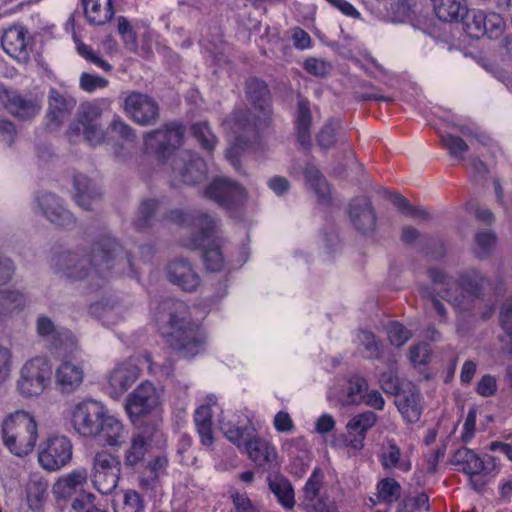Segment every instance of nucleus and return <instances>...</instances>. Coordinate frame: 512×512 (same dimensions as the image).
Masks as SVG:
<instances>
[{
    "instance_id": "a18cd8bd",
    "label": "nucleus",
    "mask_w": 512,
    "mask_h": 512,
    "mask_svg": "<svg viewBox=\"0 0 512 512\" xmlns=\"http://www.w3.org/2000/svg\"><path fill=\"white\" fill-rule=\"evenodd\" d=\"M496 244V235L491 230H481L475 234L473 252L479 259L488 257Z\"/></svg>"
},
{
    "instance_id": "052dcab7",
    "label": "nucleus",
    "mask_w": 512,
    "mask_h": 512,
    "mask_svg": "<svg viewBox=\"0 0 512 512\" xmlns=\"http://www.w3.org/2000/svg\"><path fill=\"white\" fill-rule=\"evenodd\" d=\"M86 142L92 146L99 145L106 138V131L101 123L80 126Z\"/></svg>"
},
{
    "instance_id": "e433bc0d",
    "label": "nucleus",
    "mask_w": 512,
    "mask_h": 512,
    "mask_svg": "<svg viewBox=\"0 0 512 512\" xmlns=\"http://www.w3.org/2000/svg\"><path fill=\"white\" fill-rule=\"evenodd\" d=\"M452 463L460 466V470L467 475L475 476L482 472L481 458L471 449L461 447L452 456Z\"/></svg>"
},
{
    "instance_id": "f03ea898",
    "label": "nucleus",
    "mask_w": 512,
    "mask_h": 512,
    "mask_svg": "<svg viewBox=\"0 0 512 512\" xmlns=\"http://www.w3.org/2000/svg\"><path fill=\"white\" fill-rule=\"evenodd\" d=\"M428 276L431 285L421 287L420 294L442 321L446 320L447 310L439 298L446 300L460 311H468L480 298L486 282L482 273L474 268L459 273L457 279L440 268L429 269Z\"/></svg>"
},
{
    "instance_id": "aec40b11",
    "label": "nucleus",
    "mask_w": 512,
    "mask_h": 512,
    "mask_svg": "<svg viewBox=\"0 0 512 512\" xmlns=\"http://www.w3.org/2000/svg\"><path fill=\"white\" fill-rule=\"evenodd\" d=\"M76 106V100L65 96L55 88L50 89L48 96L47 119L48 127L57 129L66 122Z\"/></svg>"
},
{
    "instance_id": "4468645a",
    "label": "nucleus",
    "mask_w": 512,
    "mask_h": 512,
    "mask_svg": "<svg viewBox=\"0 0 512 512\" xmlns=\"http://www.w3.org/2000/svg\"><path fill=\"white\" fill-rule=\"evenodd\" d=\"M1 46L5 53L21 64L30 61L33 39L28 30L21 25H14L4 30Z\"/></svg>"
},
{
    "instance_id": "4d7b16f0",
    "label": "nucleus",
    "mask_w": 512,
    "mask_h": 512,
    "mask_svg": "<svg viewBox=\"0 0 512 512\" xmlns=\"http://www.w3.org/2000/svg\"><path fill=\"white\" fill-rule=\"evenodd\" d=\"M505 21L502 16L495 12L486 13L485 35L490 39L498 38L504 31Z\"/></svg>"
},
{
    "instance_id": "58836bf2",
    "label": "nucleus",
    "mask_w": 512,
    "mask_h": 512,
    "mask_svg": "<svg viewBox=\"0 0 512 512\" xmlns=\"http://www.w3.org/2000/svg\"><path fill=\"white\" fill-rule=\"evenodd\" d=\"M48 482L43 477L33 475L27 485V502L32 510H40L47 498Z\"/></svg>"
},
{
    "instance_id": "c756f323",
    "label": "nucleus",
    "mask_w": 512,
    "mask_h": 512,
    "mask_svg": "<svg viewBox=\"0 0 512 512\" xmlns=\"http://www.w3.org/2000/svg\"><path fill=\"white\" fill-rule=\"evenodd\" d=\"M27 304V296L17 289L0 291V321H4L20 314Z\"/></svg>"
},
{
    "instance_id": "cd10ccee",
    "label": "nucleus",
    "mask_w": 512,
    "mask_h": 512,
    "mask_svg": "<svg viewBox=\"0 0 512 512\" xmlns=\"http://www.w3.org/2000/svg\"><path fill=\"white\" fill-rule=\"evenodd\" d=\"M88 473L85 468H78L60 477L53 485L56 498L67 499L81 491L87 483Z\"/></svg>"
},
{
    "instance_id": "5fc2aeb1",
    "label": "nucleus",
    "mask_w": 512,
    "mask_h": 512,
    "mask_svg": "<svg viewBox=\"0 0 512 512\" xmlns=\"http://www.w3.org/2000/svg\"><path fill=\"white\" fill-rule=\"evenodd\" d=\"M441 142L451 156L460 160L464 159V153L467 152L468 145L463 139L458 136L446 134L441 136Z\"/></svg>"
},
{
    "instance_id": "774afa93",
    "label": "nucleus",
    "mask_w": 512,
    "mask_h": 512,
    "mask_svg": "<svg viewBox=\"0 0 512 512\" xmlns=\"http://www.w3.org/2000/svg\"><path fill=\"white\" fill-rule=\"evenodd\" d=\"M231 499L236 512H259L258 507L252 502L246 493L233 492Z\"/></svg>"
},
{
    "instance_id": "c9c22d12",
    "label": "nucleus",
    "mask_w": 512,
    "mask_h": 512,
    "mask_svg": "<svg viewBox=\"0 0 512 512\" xmlns=\"http://www.w3.org/2000/svg\"><path fill=\"white\" fill-rule=\"evenodd\" d=\"M297 119L296 129L298 140L302 146L310 143V126L312 122V116L310 112V103L307 99L301 95L297 97Z\"/></svg>"
},
{
    "instance_id": "bb28decb",
    "label": "nucleus",
    "mask_w": 512,
    "mask_h": 512,
    "mask_svg": "<svg viewBox=\"0 0 512 512\" xmlns=\"http://www.w3.org/2000/svg\"><path fill=\"white\" fill-rule=\"evenodd\" d=\"M101 419L98 431L93 435V438L99 439L107 446H121L128 437L127 429L120 420L110 415L108 410L105 411V416Z\"/></svg>"
},
{
    "instance_id": "f3484780",
    "label": "nucleus",
    "mask_w": 512,
    "mask_h": 512,
    "mask_svg": "<svg viewBox=\"0 0 512 512\" xmlns=\"http://www.w3.org/2000/svg\"><path fill=\"white\" fill-rule=\"evenodd\" d=\"M205 195L225 209H231L246 199V191L238 183L217 178L206 189Z\"/></svg>"
},
{
    "instance_id": "e2e57ef3",
    "label": "nucleus",
    "mask_w": 512,
    "mask_h": 512,
    "mask_svg": "<svg viewBox=\"0 0 512 512\" xmlns=\"http://www.w3.org/2000/svg\"><path fill=\"white\" fill-rule=\"evenodd\" d=\"M77 52L79 53V55H81L83 58L93 63L97 67L105 71H111L112 66L108 62H106L100 55L95 53L88 45L82 42H77Z\"/></svg>"
},
{
    "instance_id": "13d9d810",
    "label": "nucleus",
    "mask_w": 512,
    "mask_h": 512,
    "mask_svg": "<svg viewBox=\"0 0 512 512\" xmlns=\"http://www.w3.org/2000/svg\"><path fill=\"white\" fill-rule=\"evenodd\" d=\"M387 334L392 345L400 347L412 336L411 332L398 322H392L387 326Z\"/></svg>"
},
{
    "instance_id": "39448f33",
    "label": "nucleus",
    "mask_w": 512,
    "mask_h": 512,
    "mask_svg": "<svg viewBox=\"0 0 512 512\" xmlns=\"http://www.w3.org/2000/svg\"><path fill=\"white\" fill-rule=\"evenodd\" d=\"M164 309L169 313L170 331L167 342L184 358H191L204 350L205 341L188 317L187 305L178 300H166Z\"/></svg>"
},
{
    "instance_id": "7ed1b4c3",
    "label": "nucleus",
    "mask_w": 512,
    "mask_h": 512,
    "mask_svg": "<svg viewBox=\"0 0 512 512\" xmlns=\"http://www.w3.org/2000/svg\"><path fill=\"white\" fill-rule=\"evenodd\" d=\"M184 130L181 126L166 125L144 136V147L161 161L168 160L174 182L195 185L207 177L206 163L196 153L177 150L181 145Z\"/></svg>"
},
{
    "instance_id": "864d4df0",
    "label": "nucleus",
    "mask_w": 512,
    "mask_h": 512,
    "mask_svg": "<svg viewBox=\"0 0 512 512\" xmlns=\"http://www.w3.org/2000/svg\"><path fill=\"white\" fill-rule=\"evenodd\" d=\"M357 337L360 345L364 348L363 354L365 358L378 359L380 357V345L376 341L374 334L369 331H360Z\"/></svg>"
},
{
    "instance_id": "423d86ee",
    "label": "nucleus",
    "mask_w": 512,
    "mask_h": 512,
    "mask_svg": "<svg viewBox=\"0 0 512 512\" xmlns=\"http://www.w3.org/2000/svg\"><path fill=\"white\" fill-rule=\"evenodd\" d=\"M3 443L17 457L30 454L38 439V425L34 417L25 411H16L2 423Z\"/></svg>"
},
{
    "instance_id": "2f4dec72",
    "label": "nucleus",
    "mask_w": 512,
    "mask_h": 512,
    "mask_svg": "<svg viewBox=\"0 0 512 512\" xmlns=\"http://www.w3.org/2000/svg\"><path fill=\"white\" fill-rule=\"evenodd\" d=\"M436 16L444 22H457L468 13L466 0H432Z\"/></svg>"
},
{
    "instance_id": "b1692460",
    "label": "nucleus",
    "mask_w": 512,
    "mask_h": 512,
    "mask_svg": "<svg viewBox=\"0 0 512 512\" xmlns=\"http://www.w3.org/2000/svg\"><path fill=\"white\" fill-rule=\"evenodd\" d=\"M167 277L171 283L187 292L195 291L201 282L191 264L184 259H176L169 263Z\"/></svg>"
},
{
    "instance_id": "680f3d73",
    "label": "nucleus",
    "mask_w": 512,
    "mask_h": 512,
    "mask_svg": "<svg viewBox=\"0 0 512 512\" xmlns=\"http://www.w3.org/2000/svg\"><path fill=\"white\" fill-rule=\"evenodd\" d=\"M337 126V122L330 120L322 127L317 135V142L320 147L327 149L335 144Z\"/></svg>"
},
{
    "instance_id": "c03bdc74",
    "label": "nucleus",
    "mask_w": 512,
    "mask_h": 512,
    "mask_svg": "<svg viewBox=\"0 0 512 512\" xmlns=\"http://www.w3.org/2000/svg\"><path fill=\"white\" fill-rule=\"evenodd\" d=\"M115 512H144L141 496L134 490L124 491L114 500Z\"/></svg>"
},
{
    "instance_id": "393cba45",
    "label": "nucleus",
    "mask_w": 512,
    "mask_h": 512,
    "mask_svg": "<svg viewBox=\"0 0 512 512\" xmlns=\"http://www.w3.org/2000/svg\"><path fill=\"white\" fill-rule=\"evenodd\" d=\"M43 215L53 224L68 226L74 222L72 213L66 209L61 199L52 193H43L37 199Z\"/></svg>"
},
{
    "instance_id": "a211bd4d",
    "label": "nucleus",
    "mask_w": 512,
    "mask_h": 512,
    "mask_svg": "<svg viewBox=\"0 0 512 512\" xmlns=\"http://www.w3.org/2000/svg\"><path fill=\"white\" fill-rule=\"evenodd\" d=\"M348 215L353 227L362 234L374 232L377 217L369 198L360 196L354 198L348 206Z\"/></svg>"
},
{
    "instance_id": "a19ab883",
    "label": "nucleus",
    "mask_w": 512,
    "mask_h": 512,
    "mask_svg": "<svg viewBox=\"0 0 512 512\" xmlns=\"http://www.w3.org/2000/svg\"><path fill=\"white\" fill-rule=\"evenodd\" d=\"M402 488L393 478L382 479L377 485L376 499L369 498L368 505L374 506L379 503L391 504L401 496Z\"/></svg>"
},
{
    "instance_id": "de8ad7c7",
    "label": "nucleus",
    "mask_w": 512,
    "mask_h": 512,
    "mask_svg": "<svg viewBox=\"0 0 512 512\" xmlns=\"http://www.w3.org/2000/svg\"><path fill=\"white\" fill-rule=\"evenodd\" d=\"M102 108L97 102L82 103L77 112L78 125H89L100 123Z\"/></svg>"
},
{
    "instance_id": "dca6fc26",
    "label": "nucleus",
    "mask_w": 512,
    "mask_h": 512,
    "mask_svg": "<svg viewBox=\"0 0 512 512\" xmlns=\"http://www.w3.org/2000/svg\"><path fill=\"white\" fill-rule=\"evenodd\" d=\"M84 379L83 364L73 359L62 360L54 371L55 388L63 395H70L78 391Z\"/></svg>"
},
{
    "instance_id": "338daca9",
    "label": "nucleus",
    "mask_w": 512,
    "mask_h": 512,
    "mask_svg": "<svg viewBox=\"0 0 512 512\" xmlns=\"http://www.w3.org/2000/svg\"><path fill=\"white\" fill-rule=\"evenodd\" d=\"M414 509H429V498L421 493L415 497L404 499L397 512H413Z\"/></svg>"
},
{
    "instance_id": "f257e3e1",
    "label": "nucleus",
    "mask_w": 512,
    "mask_h": 512,
    "mask_svg": "<svg viewBox=\"0 0 512 512\" xmlns=\"http://www.w3.org/2000/svg\"><path fill=\"white\" fill-rule=\"evenodd\" d=\"M56 273L73 281H85L89 289H98L115 276L130 275L128 254L113 238L93 244L85 254L63 252L55 259Z\"/></svg>"
},
{
    "instance_id": "0eeeda50",
    "label": "nucleus",
    "mask_w": 512,
    "mask_h": 512,
    "mask_svg": "<svg viewBox=\"0 0 512 512\" xmlns=\"http://www.w3.org/2000/svg\"><path fill=\"white\" fill-rule=\"evenodd\" d=\"M51 379L49 360L35 356L24 362L16 381V389L23 397L38 396L48 387Z\"/></svg>"
},
{
    "instance_id": "6e6552de",
    "label": "nucleus",
    "mask_w": 512,
    "mask_h": 512,
    "mask_svg": "<svg viewBox=\"0 0 512 512\" xmlns=\"http://www.w3.org/2000/svg\"><path fill=\"white\" fill-rule=\"evenodd\" d=\"M121 461L118 456L107 450L94 454L92 459L91 479L95 488L102 494L113 492L120 480Z\"/></svg>"
},
{
    "instance_id": "09e8293b",
    "label": "nucleus",
    "mask_w": 512,
    "mask_h": 512,
    "mask_svg": "<svg viewBox=\"0 0 512 512\" xmlns=\"http://www.w3.org/2000/svg\"><path fill=\"white\" fill-rule=\"evenodd\" d=\"M191 131L203 149L207 151H212L214 149L217 139L206 122L193 124Z\"/></svg>"
},
{
    "instance_id": "ddd939ff",
    "label": "nucleus",
    "mask_w": 512,
    "mask_h": 512,
    "mask_svg": "<svg viewBox=\"0 0 512 512\" xmlns=\"http://www.w3.org/2000/svg\"><path fill=\"white\" fill-rule=\"evenodd\" d=\"M106 407L95 400H84L75 405L71 414L74 430L81 436L93 437L105 416Z\"/></svg>"
},
{
    "instance_id": "603ef678",
    "label": "nucleus",
    "mask_w": 512,
    "mask_h": 512,
    "mask_svg": "<svg viewBox=\"0 0 512 512\" xmlns=\"http://www.w3.org/2000/svg\"><path fill=\"white\" fill-rule=\"evenodd\" d=\"M347 388V395L345 399L346 404H359L362 402L364 392L368 389L367 381L359 376L352 377L349 380Z\"/></svg>"
},
{
    "instance_id": "2eb2a0df",
    "label": "nucleus",
    "mask_w": 512,
    "mask_h": 512,
    "mask_svg": "<svg viewBox=\"0 0 512 512\" xmlns=\"http://www.w3.org/2000/svg\"><path fill=\"white\" fill-rule=\"evenodd\" d=\"M160 404V393L156 387L145 381L141 383L126 399L125 409L134 421L150 414Z\"/></svg>"
},
{
    "instance_id": "a878e982",
    "label": "nucleus",
    "mask_w": 512,
    "mask_h": 512,
    "mask_svg": "<svg viewBox=\"0 0 512 512\" xmlns=\"http://www.w3.org/2000/svg\"><path fill=\"white\" fill-rule=\"evenodd\" d=\"M75 203L84 210H92L102 199V193L95 182L84 174H77L73 178Z\"/></svg>"
},
{
    "instance_id": "ea45409f",
    "label": "nucleus",
    "mask_w": 512,
    "mask_h": 512,
    "mask_svg": "<svg viewBox=\"0 0 512 512\" xmlns=\"http://www.w3.org/2000/svg\"><path fill=\"white\" fill-rule=\"evenodd\" d=\"M212 410L209 404L201 405L194 415L195 425L200 436L201 442L205 446L213 443L212 434Z\"/></svg>"
},
{
    "instance_id": "f704fd0d",
    "label": "nucleus",
    "mask_w": 512,
    "mask_h": 512,
    "mask_svg": "<svg viewBox=\"0 0 512 512\" xmlns=\"http://www.w3.org/2000/svg\"><path fill=\"white\" fill-rule=\"evenodd\" d=\"M380 462L384 469H398L402 472L411 469V462L402 457L401 449L393 440H388L383 445Z\"/></svg>"
},
{
    "instance_id": "5701e85b",
    "label": "nucleus",
    "mask_w": 512,
    "mask_h": 512,
    "mask_svg": "<svg viewBox=\"0 0 512 512\" xmlns=\"http://www.w3.org/2000/svg\"><path fill=\"white\" fill-rule=\"evenodd\" d=\"M377 421V415L372 411H365L351 418L347 425V446L354 450H361L364 447V441L367 431L372 428Z\"/></svg>"
},
{
    "instance_id": "79ce46f5",
    "label": "nucleus",
    "mask_w": 512,
    "mask_h": 512,
    "mask_svg": "<svg viewBox=\"0 0 512 512\" xmlns=\"http://www.w3.org/2000/svg\"><path fill=\"white\" fill-rule=\"evenodd\" d=\"M269 487L276 496L278 502L286 509H292L295 505V495L292 484L285 478L275 477L270 480Z\"/></svg>"
},
{
    "instance_id": "4be33fe9",
    "label": "nucleus",
    "mask_w": 512,
    "mask_h": 512,
    "mask_svg": "<svg viewBox=\"0 0 512 512\" xmlns=\"http://www.w3.org/2000/svg\"><path fill=\"white\" fill-rule=\"evenodd\" d=\"M138 363L134 359L122 362L110 372L108 381L111 393L118 396L127 391L139 377Z\"/></svg>"
},
{
    "instance_id": "8fccbe9b",
    "label": "nucleus",
    "mask_w": 512,
    "mask_h": 512,
    "mask_svg": "<svg viewBox=\"0 0 512 512\" xmlns=\"http://www.w3.org/2000/svg\"><path fill=\"white\" fill-rule=\"evenodd\" d=\"M159 209V204L155 200L143 201L139 207L138 216L135 219V226L138 229L149 227L154 222L155 213Z\"/></svg>"
},
{
    "instance_id": "4c0bfd02",
    "label": "nucleus",
    "mask_w": 512,
    "mask_h": 512,
    "mask_svg": "<svg viewBox=\"0 0 512 512\" xmlns=\"http://www.w3.org/2000/svg\"><path fill=\"white\" fill-rule=\"evenodd\" d=\"M307 185L312 189L321 203H328L330 199V187L319 169L308 164L304 170Z\"/></svg>"
},
{
    "instance_id": "6ab92c4d",
    "label": "nucleus",
    "mask_w": 512,
    "mask_h": 512,
    "mask_svg": "<svg viewBox=\"0 0 512 512\" xmlns=\"http://www.w3.org/2000/svg\"><path fill=\"white\" fill-rule=\"evenodd\" d=\"M2 100L8 112L20 120L32 119L42 108V101L37 96H23L15 91H5Z\"/></svg>"
},
{
    "instance_id": "473e14b6",
    "label": "nucleus",
    "mask_w": 512,
    "mask_h": 512,
    "mask_svg": "<svg viewBox=\"0 0 512 512\" xmlns=\"http://www.w3.org/2000/svg\"><path fill=\"white\" fill-rule=\"evenodd\" d=\"M87 20L95 25H104L114 15L112 0H82Z\"/></svg>"
},
{
    "instance_id": "412c9836",
    "label": "nucleus",
    "mask_w": 512,
    "mask_h": 512,
    "mask_svg": "<svg viewBox=\"0 0 512 512\" xmlns=\"http://www.w3.org/2000/svg\"><path fill=\"white\" fill-rule=\"evenodd\" d=\"M36 332L40 337L50 341L56 348L71 350L77 343L76 337L71 331L57 328L53 321L45 315L37 318Z\"/></svg>"
},
{
    "instance_id": "69168bd1",
    "label": "nucleus",
    "mask_w": 512,
    "mask_h": 512,
    "mask_svg": "<svg viewBox=\"0 0 512 512\" xmlns=\"http://www.w3.org/2000/svg\"><path fill=\"white\" fill-rule=\"evenodd\" d=\"M90 314L101 319L105 324L114 323L117 318V312L113 306L107 303L97 302L90 306Z\"/></svg>"
},
{
    "instance_id": "72a5a7b5",
    "label": "nucleus",
    "mask_w": 512,
    "mask_h": 512,
    "mask_svg": "<svg viewBox=\"0 0 512 512\" xmlns=\"http://www.w3.org/2000/svg\"><path fill=\"white\" fill-rule=\"evenodd\" d=\"M221 430L231 443L236 445L239 449L244 448V450L257 436L254 425L249 421L242 426L222 423Z\"/></svg>"
},
{
    "instance_id": "49530a36",
    "label": "nucleus",
    "mask_w": 512,
    "mask_h": 512,
    "mask_svg": "<svg viewBox=\"0 0 512 512\" xmlns=\"http://www.w3.org/2000/svg\"><path fill=\"white\" fill-rule=\"evenodd\" d=\"M465 28L466 32L475 38L485 35V19L486 13L482 10H468L465 15Z\"/></svg>"
},
{
    "instance_id": "20e7f679",
    "label": "nucleus",
    "mask_w": 512,
    "mask_h": 512,
    "mask_svg": "<svg viewBox=\"0 0 512 512\" xmlns=\"http://www.w3.org/2000/svg\"><path fill=\"white\" fill-rule=\"evenodd\" d=\"M246 96L254 112L258 113L252 117L248 109L237 110L226 122V125L236 135V143L226 151V158L233 164L238 156L239 148L248 146L252 140H256L261 129L268 127L271 119L269 104V90L265 82L257 78L249 79L246 82Z\"/></svg>"
},
{
    "instance_id": "9b49d317",
    "label": "nucleus",
    "mask_w": 512,
    "mask_h": 512,
    "mask_svg": "<svg viewBox=\"0 0 512 512\" xmlns=\"http://www.w3.org/2000/svg\"><path fill=\"white\" fill-rule=\"evenodd\" d=\"M123 109L131 120L141 126L155 125L160 118V107L157 101L150 95L138 91L127 93Z\"/></svg>"
},
{
    "instance_id": "3c124183",
    "label": "nucleus",
    "mask_w": 512,
    "mask_h": 512,
    "mask_svg": "<svg viewBox=\"0 0 512 512\" xmlns=\"http://www.w3.org/2000/svg\"><path fill=\"white\" fill-rule=\"evenodd\" d=\"M139 362L142 365H147V368L150 373L160 376H170L173 371V363L170 359L162 361L159 359L153 358L150 354L145 353Z\"/></svg>"
},
{
    "instance_id": "7c9ffc66",
    "label": "nucleus",
    "mask_w": 512,
    "mask_h": 512,
    "mask_svg": "<svg viewBox=\"0 0 512 512\" xmlns=\"http://www.w3.org/2000/svg\"><path fill=\"white\" fill-rule=\"evenodd\" d=\"M248 457L259 467L271 466L277 459L275 447L267 440L256 436L245 449Z\"/></svg>"
},
{
    "instance_id": "9d476101",
    "label": "nucleus",
    "mask_w": 512,
    "mask_h": 512,
    "mask_svg": "<svg viewBox=\"0 0 512 512\" xmlns=\"http://www.w3.org/2000/svg\"><path fill=\"white\" fill-rule=\"evenodd\" d=\"M73 445L66 436H53L45 440L39 447L38 462L48 471H58L72 459Z\"/></svg>"
},
{
    "instance_id": "1a4fd4ad",
    "label": "nucleus",
    "mask_w": 512,
    "mask_h": 512,
    "mask_svg": "<svg viewBox=\"0 0 512 512\" xmlns=\"http://www.w3.org/2000/svg\"><path fill=\"white\" fill-rule=\"evenodd\" d=\"M164 219L176 224L193 226L199 231L196 237L186 241L184 245L189 249H197L204 244L206 238L212 235L217 228L216 219L211 215L199 210L182 211L171 210L165 214Z\"/></svg>"
},
{
    "instance_id": "f8f14e48",
    "label": "nucleus",
    "mask_w": 512,
    "mask_h": 512,
    "mask_svg": "<svg viewBox=\"0 0 512 512\" xmlns=\"http://www.w3.org/2000/svg\"><path fill=\"white\" fill-rule=\"evenodd\" d=\"M322 487L323 474L316 468L302 489L299 505L305 512H338L335 501L322 491Z\"/></svg>"
},
{
    "instance_id": "bf43d9fd",
    "label": "nucleus",
    "mask_w": 512,
    "mask_h": 512,
    "mask_svg": "<svg viewBox=\"0 0 512 512\" xmlns=\"http://www.w3.org/2000/svg\"><path fill=\"white\" fill-rule=\"evenodd\" d=\"M108 84L109 81L106 78L92 73L84 72L79 78L80 88L87 93H92L97 89L106 88Z\"/></svg>"
},
{
    "instance_id": "37998d69",
    "label": "nucleus",
    "mask_w": 512,
    "mask_h": 512,
    "mask_svg": "<svg viewBox=\"0 0 512 512\" xmlns=\"http://www.w3.org/2000/svg\"><path fill=\"white\" fill-rule=\"evenodd\" d=\"M148 451V442L146 437L139 433L131 439V444L126 450L124 461L126 466H135L140 463Z\"/></svg>"
},
{
    "instance_id": "c85d7f7f",
    "label": "nucleus",
    "mask_w": 512,
    "mask_h": 512,
    "mask_svg": "<svg viewBox=\"0 0 512 512\" xmlns=\"http://www.w3.org/2000/svg\"><path fill=\"white\" fill-rule=\"evenodd\" d=\"M395 404L409 423H415L420 419L422 413L421 394L415 386H410L401 394L398 393Z\"/></svg>"
},
{
    "instance_id": "6e6d98bb",
    "label": "nucleus",
    "mask_w": 512,
    "mask_h": 512,
    "mask_svg": "<svg viewBox=\"0 0 512 512\" xmlns=\"http://www.w3.org/2000/svg\"><path fill=\"white\" fill-rule=\"evenodd\" d=\"M206 268L212 272L220 271L224 266V257L220 247L216 244L208 246L203 254Z\"/></svg>"
},
{
    "instance_id": "0e129e2a",
    "label": "nucleus",
    "mask_w": 512,
    "mask_h": 512,
    "mask_svg": "<svg viewBox=\"0 0 512 512\" xmlns=\"http://www.w3.org/2000/svg\"><path fill=\"white\" fill-rule=\"evenodd\" d=\"M12 366L13 353L11 349L0 344V385L10 378Z\"/></svg>"
}]
</instances>
